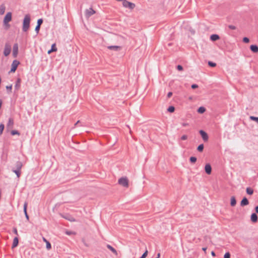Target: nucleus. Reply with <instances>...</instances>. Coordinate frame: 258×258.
<instances>
[{"mask_svg": "<svg viewBox=\"0 0 258 258\" xmlns=\"http://www.w3.org/2000/svg\"><path fill=\"white\" fill-rule=\"evenodd\" d=\"M30 23V16L29 14L25 16L23 22V31L26 32L29 28Z\"/></svg>", "mask_w": 258, "mask_h": 258, "instance_id": "1", "label": "nucleus"}, {"mask_svg": "<svg viewBox=\"0 0 258 258\" xmlns=\"http://www.w3.org/2000/svg\"><path fill=\"white\" fill-rule=\"evenodd\" d=\"M12 20V14L11 12L8 13L5 16L4 19V24L8 28L10 27V25L8 23Z\"/></svg>", "mask_w": 258, "mask_h": 258, "instance_id": "2", "label": "nucleus"}, {"mask_svg": "<svg viewBox=\"0 0 258 258\" xmlns=\"http://www.w3.org/2000/svg\"><path fill=\"white\" fill-rule=\"evenodd\" d=\"M122 5L124 7L128 8L130 10H133L135 8V4L127 1V0H122Z\"/></svg>", "mask_w": 258, "mask_h": 258, "instance_id": "3", "label": "nucleus"}, {"mask_svg": "<svg viewBox=\"0 0 258 258\" xmlns=\"http://www.w3.org/2000/svg\"><path fill=\"white\" fill-rule=\"evenodd\" d=\"M118 183L123 187H127L128 186V180L127 177H122L119 179Z\"/></svg>", "mask_w": 258, "mask_h": 258, "instance_id": "4", "label": "nucleus"}, {"mask_svg": "<svg viewBox=\"0 0 258 258\" xmlns=\"http://www.w3.org/2000/svg\"><path fill=\"white\" fill-rule=\"evenodd\" d=\"M11 51V46L8 44L6 43L5 45L4 50V54L5 56H7L10 54Z\"/></svg>", "mask_w": 258, "mask_h": 258, "instance_id": "5", "label": "nucleus"}, {"mask_svg": "<svg viewBox=\"0 0 258 258\" xmlns=\"http://www.w3.org/2000/svg\"><path fill=\"white\" fill-rule=\"evenodd\" d=\"M19 64H20V62L19 61H18L17 60H14L12 62L10 72H11V73L15 72L16 71V70H17V68Z\"/></svg>", "mask_w": 258, "mask_h": 258, "instance_id": "6", "label": "nucleus"}, {"mask_svg": "<svg viewBox=\"0 0 258 258\" xmlns=\"http://www.w3.org/2000/svg\"><path fill=\"white\" fill-rule=\"evenodd\" d=\"M19 46L18 43H15L13 47V56L14 57H16L18 53Z\"/></svg>", "mask_w": 258, "mask_h": 258, "instance_id": "7", "label": "nucleus"}, {"mask_svg": "<svg viewBox=\"0 0 258 258\" xmlns=\"http://www.w3.org/2000/svg\"><path fill=\"white\" fill-rule=\"evenodd\" d=\"M200 135H201V137L203 139V140L205 142H207L208 140V134L204 131L200 130L199 132Z\"/></svg>", "mask_w": 258, "mask_h": 258, "instance_id": "8", "label": "nucleus"}, {"mask_svg": "<svg viewBox=\"0 0 258 258\" xmlns=\"http://www.w3.org/2000/svg\"><path fill=\"white\" fill-rule=\"evenodd\" d=\"M205 170L207 174H210L212 172V167L210 164H207L205 167Z\"/></svg>", "mask_w": 258, "mask_h": 258, "instance_id": "9", "label": "nucleus"}, {"mask_svg": "<svg viewBox=\"0 0 258 258\" xmlns=\"http://www.w3.org/2000/svg\"><path fill=\"white\" fill-rule=\"evenodd\" d=\"M249 204V202L247 199L246 197H244L240 202V206L241 207H244L245 206H247Z\"/></svg>", "mask_w": 258, "mask_h": 258, "instance_id": "10", "label": "nucleus"}, {"mask_svg": "<svg viewBox=\"0 0 258 258\" xmlns=\"http://www.w3.org/2000/svg\"><path fill=\"white\" fill-rule=\"evenodd\" d=\"M95 13V11L92 8L87 10L86 11V16L88 17Z\"/></svg>", "mask_w": 258, "mask_h": 258, "instance_id": "11", "label": "nucleus"}, {"mask_svg": "<svg viewBox=\"0 0 258 258\" xmlns=\"http://www.w3.org/2000/svg\"><path fill=\"white\" fill-rule=\"evenodd\" d=\"M18 243H19L18 238L17 236L15 237L13 240V242L12 248H13L17 247L18 245Z\"/></svg>", "mask_w": 258, "mask_h": 258, "instance_id": "12", "label": "nucleus"}, {"mask_svg": "<svg viewBox=\"0 0 258 258\" xmlns=\"http://www.w3.org/2000/svg\"><path fill=\"white\" fill-rule=\"evenodd\" d=\"M210 39L213 41H215L220 39V37L217 34H212L210 36Z\"/></svg>", "mask_w": 258, "mask_h": 258, "instance_id": "13", "label": "nucleus"}, {"mask_svg": "<svg viewBox=\"0 0 258 258\" xmlns=\"http://www.w3.org/2000/svg\"><path fill=\"white\" fill-rule=\"evenodd\" d=\"M250 49L254 53L258 52V46L256 45H250Z\"/></svg>", "mask_w": 258, "mask_h": 258, "instance_id": "14", "label": "nucleus"}, {"mask_svg": "<svg viewBox=\"0 0 258 258\" xmlns=\"http://www.w3.org/2000/svg\"><path fill=\"white\" fill-rule=\"evenodd\" d=\"M251 221L253 222H256L257 221V215L253 213L251 215L250 217Z\"/></svg>", "mask_w": 258, "mask_h": 258, "instance_id": "15", "label": "nucleus"}, {"mask_svg": "<svg viewBox=\"0 0 258 258\" xmlns=\"http://www.w3.org/2000/svg\"><path fill=\"white\" fill-rule=\"evenodd\" d=\"M236 204V200L234 196L231 197L230 199V205L232 207H234Z\"/></svg>", "mask_w": 258, "mask_h": 258, "instance_id": "16", "label": "nucleus"}, {"mask_svg": "<svg viewBox=\"0 0 258 258\" xmlns=\"http://www.w3.org/2000/svg\"><path fill=\"white\" fill-rule=\"evenodd\" d=\"M22 166H23V164H22V163L21 162L17 161L16 163V165H15V166H16V169L21 170V168H22Z\"/></svg>", "mask_w": 258, "mask_h": 258, "instance_id": "17", "label": "nucleus"}, {"mask_svg": "<svg viewBox=\"0 0 258 258\" xmlns=\"http://www.w3.org/2000/svg\"><path fill=\"white\" fill-rule=\"evenodd\" d=\"M108 48L110 50H114L115 51H117L118 50L120 49V47L118 46H108Z\"/></svg>", "mask_w": 258, "mask_h": 258, "instance_id": "18", "label": "nucleus"}, {"mask_svg": "<svg viewBox=\"0 0 258 258\" xmlns=\"http://www.w3.org/2000/svg\"><path fill=\"white\" fill-rule=\"evenodd\" d=\"M107 247L109 250H110L113 253H114L115 255L117 254V251L112 246H111L110 245L107 244Z\"/></svg>", "mask_w": 258, "mask_h": 258, "instance_id": "19", "label": "nucleus"}, {"mask_svg": "<svg viewBox=\"0 0 258 258\" xmlns=\"http://www.w3.org/2000/svg\"><path fill=\"white\" fill-rule=\"evenodd\" d=\"M6 7L4 4L0 6V15H3L5 12Z\"/></svg>", "mask_w": 258, "mask_h": 258, "instance_id": "20", "label": "nucleus"}, {"mask_svg": "<svg viewBox=\"0 0 258 258\" xmlns=\"http://www.w3.org/2000/svg\"><path fill=\"white\" fill-rule=\"evenodd\" d=\"M14 124V120L12 118H10L8 122L7 126L9 127H12Z\"/></svg>", "mask_w": 258, "mask_h": 258, "instance_id": "21", "label": "nucleus"}, {"mask_svg": "<svg viewBox=\"0 0 258 258\" xmlns=\"http://www.w3.org/2000/svg\"><path fill=\"white\" fill-rule=\"evenodd\" d=\"M13 172L16 173L18 178H19L21 175V170L13 169Z\"/></svg>", "mask_w": 258, "mask_h": 258, "instance_id": "22", "label": "nucleus"}, {"mask_svg": "<svg viewBox=\"0 0 258 258\" xmlns=\"http://www.w3.org/2000/svg\"><path fill=\"white\" fill-rule=\"evenodd\" d=\"M206 108L204 107H200L198 109V112L199 113H203L205 112Z\"/></svg>", "mask_w": 258, "mask_h": 258, "instance_id": "23", "label": "nucleus"}, {"mask_svg": "<svg viewBox=\"0 0 258 258\" xmlns=\"http://www.w3.org/2000/svg\"><path fill=\"white\" fill-rule=\"evenodd\" d=\"M246 193L248 195H251L253 193V190L250 187H247L246 189Z\"/></svg>", "mask_w": 258, "mask_h": 258, "instance_id": "24", "label": "nucleus"}, {"mask_svg": "<svg viewBox=\"0 0 258 258\" xmlns=\"http://www.w3.org/2000/svg\"><path fill=\"white\" fill-rule=\"evenodd\" d=\"M204 145L203 144H200L197 148V150L200 152H202L203 151V150H204Z\"/></svg>", "mask_w": 258, "mask_h": 258, "instance_id": "25", "label": "nucleus"}, {"mask_svg": "<svg viewBox=\"0 0 258 258\" xmlns=\"http://www.w3.org/2000/svg\"><path fill=\"white\" fill-rule=\"evenodd\" d=\"M20 79H18L17 81V82H16V84L15 85V88L17 89H18L20 86Z\"/></svg>", "mask_w": 258, "mask_h": 258, "instance_id": "26", "label": "nucleus"}, {"mask_svg": "<svg viewBox=\"0 0 258 258\" xmlns=\"http://www.w3.org/2000/svg\"><path fill=\"white\" fill-rule=\"evenodd\" d=\"M175 110V108L174 106H169L168 109H167V111L169 112H174Z\"/></svg>", "mask_w": 258, "mask_h": 258, "instance_id": "27", "label": "nucleus"}, {"mask_svg": "<svg viewBox=\"0 0 258 258\" xmlns=\"http://www.w3.org/2000/svg\"><path fill=\"white\" fill-rule=\"evenodd\" d=\"M249 118L250 120L255 121V122H256L258 123V117L250 116L249 117Z\"/></svg>", "mask_w": 258, "mask_h": 258, "instance_id": "28", "label": "nucleus"}, {"mask_svg": "<svg viewBox=\"0 0 258 258\" xmlns=\"http://www.w3.org/2000/svg\"><path fill=\"white\" fill-rule=\"evenodd\" d=\"M197 158L195 157H191L189 158V161L191 163H194L197 161Z\"/></svg>", "mask_w": 258, "mask_h": 258, "instance_id": "29", "label": "nucleus"}, {"mask_svg": "<svg viewBox=\"0 0 258 258\" xmlns=\"http://www.w3.org/2000/svg\"><path fill=\"white\" fill-rule=\"evenodd\" d=\"M4 128H5L4 124L3 123H1L0 124V135H1L2 134L3 131L4 130Z\"/></svg>", "mask_w": 258, "mask_h": 258, "instance_id": "30", "label": "nucleus"}, {"mask_svg": "<svg viewBox=\"0 0 258 258\" xmlns=\"http://www.w3.org/2000/svg\"><path fill=\"white\" fill-rule=\"evenodd\" d=\"M27 203L26 202H25L24 204V212L25 213V215L27 214Z\"/></svg>", "mask_w": 258, "mask_h": 258, "instance_id": "31", "label": "nucleus"}, {"mask_svg": "<svg viewBox=\"0 0 258 258\" xmlns=\"http://www.w3.org/2000/svg\"><path fill=\"white\" fill-rule=\"evenodd\" d=\"M27 203L26 202H25L24 204V212L25 213V215L27 214Z\"/></svg>", "mask_w": 258, "mask_h": 258, "instance_id": "32", "label": "nucleus"}, {"mask_svg": "<svg viewBox=\"0 0 258 258\" xmlns=\"http://www.w3.org/2000/svg\"><path fill=\"white\" fill-rule=\"evenodd\" d=\"M208 65L210 67H215L216 66V63L214 62H212V61H208Z\"/></svg>", "mask_w": 258, "mask_h": 258, "instance_id": "33", "label": "nucleus"}, {"mask_svg": "<svg viewBox=\"0 0 258 258\" xmlns=\"http://www.w3.org/2000/svg\"><path fill=\"white\" fill-rule=\"evenodd\" d=\"M51 51H57V48L56 47L55 44L54 43L51 45Z\"/></svg>", "mask_w": 258, "mask_h": 258, "instance_id": "34", "label": "nucleus"}, {"mask_svg": "<svg viewBox=\"0 0 258 258\" xmlns=\"http://www.w3.org/2000/svg\"><path fill=\"white\" fill-rule=\"evenodd\" d=\"M11 134L12 135H20L19 132L18 131L16 130H13L11 131Z\"/></svg>", "mask_w": 258, "mask_h": 258, "instance_id": "35", "label": "nucleus"}, {"mask_svg": "<svg viewBox=\"0 0 258 258\" xmlns=\"http://www.w3.org/2000/svg\"><path fill=\"white\" fill-rule=\"evenodd\" d=\"M42 23H43V20L42 19H39L37 20V25L39 26H41Z\"/></svg>", "mask_w": 258, "mask_h": 258, "instance_id": "36", "label": "nucleus"}, {"mask_svg": "<svg viewBox=\"0 0 258 258\" xmlns=\"http://www.w3.org/2000/svg\"><path fill=\"white\" fill-rule=\"evenodd\" d=\"M46 248L47 249H50L51 247V244L48 241H46Z\"/></svg>", "mask_w": 258, "mask_h": 258, "instance_id": "37", "label": "nucleus"}, {"mask_svg": "<svg viewBox=\"0 0 258 258\" xmlns=\"http://www.w3.org/2000/svg\"><path fill=\"white\" fill-rule=\"evenodd\" d=\"M243 41L244 42V43H248L249 42V39L247 37H244L243 38Z\"/></svg>", "mask_w": 258, "mask_h": 258, "instance_id": "38", "label": "nucleus"}, {"mask_svg": "<svg viewBox=\"0 0 258 258\" xmlns=\"http://www.w3.org/2000/svg\"><path fill=\"white\" fill-rule=\"evenodd\" d=\"M224 258H230V254L229 252H226L224 256Z\"/></svg>", "mask_w": 258, "mask_h": 258, "instance_id": "39", "label": "nucleus"}, {"mask_svg": "<svg viewBox=\"0 0 258 258\" xmlns=\"http://www.w3.org/2000/svg\"><path fill=\"white\" fill-rule=\"evenodd\" d=\"M148 254V250H146L145 252L142 254V255L141 256L143 258H146V257L147 256Z\"/></svg>", "mask_w": 258, "mask_h": 258, "instance_id": "40", "label": "nucleus"}, {"mask_svg": "<svg viewBox=\"0 0 258 258\" xmlns=\"http://www.w3.org/2000/svg\"><path fill=\"white\" fill-rule=\"evenodd\" d=\"M40 26L36 25L35 30L36 32L37 33H38L39 30H40Z\"/></svg>", "mask_w": 258, "mask_h": 258, "instance_id": "41", "label": "nucleus"}, {"mask_svg": "<svg viewBox=\"0 0 258 258\" xmlns=\"http://www.w3.org/2000/svg\"><path fill=\"white\" fill-rule=\"evenodd\" d=\"M13 232L17 235L18 236V231L16 227H14L13 229Z\"/></svg>", "mask_w": 258, "mask_h": 258, "instance_id": "42", "label": "nucleus"}, {"mask_svg": "<svg viewBox=\"0 0 258 258\" xmlns=\"http://www.w3.org/2000/svg\"><path fill=\"white\" fill-rule=\"evenodd\" d=\"M228 27H229V29H230L231 30H235V29H236V27L233 26V25H229Z\"/></svg>", "mask_w": 258, "mask_h": 258, "instance_id": "43", "label": "nucleus"}, {"mask_svg": "<svg viewBox=\"0 0 258 258\" xmlns=\"http://www.w3.org/2000/svg\"><path fill=\"white\" fill-rule=\"evenodd\" d=\"M177 69L178 71H182L183 70V67L181 65H178L177 66Z\"/></svg>", "mask_w": 258, "mask_h": 258, "instance_id": "44", "label": "nucleus"}, {"mask_svg": "<svg viewBox=\"0 0 258 258\" xmlns=\"http://www.w3.org/2000/svg\"><path fill=\"white\" fill-rule=\"evenodd\" d=\"M12 88V85H10V86H6V89H7L8 90H9V91H10V92H11Z\"/></svg>", "mask_w": 258, "mask_h": 258, "instance_id": "45", "label": "nucleus"}, {"mask_svg": "<svg viewBox=\"0 0 258 258\" xmlns=\"http://www.w3.org/2000/svg\"><path fill=\"white\" fill-rule=\"evenodd\" d=\"M187 139V136L186 135H183L181 137V140H185Z\"/></svg>", "mask_w": 258, "mask_h": 258, "instance_id": "46", "label": "nucleus"}, {"mask_svg": "<svg viewBox=\"0 0 258 258\" xmlns=\"http://www.w3.org/2000/svg\"><path fill=\"white\" fill-rule=\"evenodd\" d=\"M66 233L67 235H71V234H73V233H74V232H72V231H67L66 232Z\"/></svg>", "mask_w": 258, "mask_h": 258, "instance_id": "47", "label": "nucleus"}, {"mask_svg": "<svg viewBox=\"0 0 258 258\" xmlns=\"http://www.w3.org/2000/svg\"><path fill=\"white\" fill-rule=\"evenodd\" d=\"M191 87L192 89H196L198 87V86L197 84H192Z\"/></svg>", "mask_w": 258, "mask_h": 258, "instance_id": "48", "label": "nucleus"}, {"mask_svg": "<svg viewBox=\"0 0 258 258\" xmlns=\"http://www.w3.org/2000/svg\"><path fill=\"white\" fill-rule=\"evenodd\" d=\"M172 95V93L170 92L167 94V97L170 98Z\"/></svg>", "mask_w": 258, "mask_h": 258, "instance_id": "49", "label": "nucleus"}, {"mask_svg": "<svg viewBox=\"0 0 258 258\" xmlns=\"http://www.w3.org/2000/svg\"><path fill=\"white\" fill-rule=\"evenodd\" d=\"M182 125L183 126H186L188 125V123H182Z\"/></svg>", "mask_w": 258, "mask_h": 258, "instance_id": "50", "label": "nucleus"}, {"mask_svg": "<svg viewBox=\"0 0 258 258\" xmlns=\"http://www.w3.org/2000/svg\"><path fill=\"white\" fill-rule=\"evenodd\" d=\"M255 210L256 213H258V206L255 207Z\"/></svg>", "mask_w": 258, "mask_h": 258, "instance_id": "51", "label": "nucleus"}, {"mask_svg": "<svg viewBox=\"0 0 258 258\" xmlns=\"http://www.w3.org/2000/svg\"><path fill=\"white\" fill-rule=\"evenodd\" d=\"M211 254H212V256H215V252H214V251H212L211 252Z\"/></svg>", "mask_w": 258, "mask_h": 258, "instance_id": "52", "label": "nucleus"}, {"mask_svg": "<svg viewBox=\"0 0 258 258\" xmlns=\"http://www.w3.org/2000/svg\"><path fill=\"white\" fill-rule=\"evenodd\" d=\"M25 215V217H26V219L27 220H29V216H28V214H26Z\"/></svg>", "mask_w": 258, "mask_h": 258, "instance_id": "53", "label": "nucleus"}, {"mask_svg": "<svg viewBox=\"0 0 258 258\" xmlns=\"http://www.w3.org/2000/svg\"><path fill=\"white\" fill-rule=\"evenodd\" d=\"M206 249H207V247H203V248H202V250H203V251H204L205 252H206Z\"/></svg>", "mask_w": 258, "mask_h": 258, "instance_id": "54", "label": "nucleus"}, {"mask_svg": "<svg viewBox=\"0 0 258 258\" xmlns=\"http://www.w3.org/2000/svg\"><path fill=\"white\" fill-rule=\"evenodd\" d=\"M52 52H53V51H51V49H50L48 51V54H50V53H51Z\"/></svg>", "mask_w": 258, "mask_h": 258, "instance_id": "55", "label": "nucleus"}, {"mask_svg": "<svg viewBox=\"0 0 258 258\" xmlns=\"http://www.w3.org/2000/svg\"><path fill=\"white\" fill-rule=\"evenodd\" d=\"M160 253H158L157 254V257L159 258V257H160Z\"/></svg>", "mask_w": 258, "mask_h": 258, "instance_id": "56", "label": "nucleus"}, {"mask_svg": "<svg viewBox=\"0 0 258 258\" xmlns=\"http://www.w3.org/2000/svg\"><path fill=\"white\" fill-rule=\"evenodd\" d=\"M79 122H80V121H79V120H78V121L75 123V126H76V125H77V124H78V123H79Z\"/></svg>", "mask_w": 258, "mask_h": 258, "instance_id": "57", "label": "nucleus"}, {"mask_svg": "<svg viewBox=\"0 0 258 258\" xmlns=\"http://www.w3.org/2000/svg\"><path fill=\"white\" fill-rule=\"evenodd\" d=\"M43 240H44L45 242H46V241H47V240H46L45 238H43Z\"/></svg>", "mask_w": 258, "mask_h": 258, "instance_id": "58", "label": "nucleus"}, {"mask_svg": "<svg viewBox=\"0 0 258 258\" xmlns=\"http://www.w3.org/2000/svg\"><path fill=\"white\" fill-rule=\"evenodd\" d=\"M69 220H70L71 221H75L74 219H69Z\"/></svg>", "mask_w": 258, "mask_h": 258, "instance_id": "59", "label": "nucleus"}, {"mask_svg": "<svg viewBox=\"0 0 258 258\" xmlns=\"http://www.w3.org/2000/svg\"><path fill=\"white\" fill-rule=\"evenodd\" d=\"M117 1H118V2H120V1H122V0H116Z\"/></svg>", "mask_w": 258, "mask_h": 258, "instance_id": "60", "label": "nucleus"}, {"mask_svg": "<svg viewBox=\"0 0 258 258\" xmlns=\"http://www.w3.org/2000/svg\"><path fill=\"white\" fill-rule=\"evenodd\" d=\"M140 258H143L142 256H141Z\"/></svg>", "mask_w": 258, "mask_h": 258, "instance_id": "61", "label": "nucleus"}, {"mask_svg": "<svg viewBox=\"0 0 258 258\" xmlns=\"http://www.w3.org/2000/svg\"><path fill=\"white\" fill-rule=\"evenodd\" d=\"M155 258H158V257H155Z\"/></svg>", "mask_w": 258, "mask_h": 258, "instance_id": "62", "label": "nucleus"}]
</instances>
